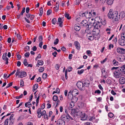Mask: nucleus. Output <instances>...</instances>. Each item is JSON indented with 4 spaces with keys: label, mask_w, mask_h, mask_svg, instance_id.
Masks as SVG:
<instances>
[{
    "label": "nucleus",
    "mask_w": 125,
    "mask_h": 125,
    "mask_svg": "<svg viewBox=\"0 0 125 125\" xmlns=\"http://www.w3.org/2000/svg\"><path fill=\"white\" fill-rule=\"evenodd\" d=\"M112 62L113 64L115 66H116L118 65V62L115 59H114L113 60Z\"/></svg>",
    "instance_id": "30"
},
{
    "label": "nucleus",
    "mask_w": 125,
    "mask_h": 125,
    "mask_svg": "<svg viewBox=\"0 0 125 125\" xmlns=\"http://www.w3.org/2000/svg\"><path fill=\"white\" fill-rule=\"evenodd\" d=\"M41 58V56L40 54H39L35 59L36 60H37L38 59Z\"/></svg>",
    "instance_id": "45"
},
{
    "label": "nucleus",
    "mask_w": 125,
    "mask_h": 125,
    "mask_svg": "<svg viewBox=\"0 0 125 125\" xmlns=\"http://www.w3.org/2000/svg\"><path fill=\"white\" fill-rule=\"evenodd\" d=\"M24 118V116L22 115L20 116L17 119V120L18 121L20 120H22Z\"/></svg>",
    "instance_id": "43"
},
{
    "label": "nucleus",
    "mask_w": 125,
    "mask_h": 125,
    "mask_svg": "<svg viewBox=\"0 0 125 125\" xmlns=\"http://www.w3.org/2000/svg\"><path fill=\"white\" fill-rule=\"evenodd\" d=\"M74 90L77 91V90L75 89V90H73L71 93V91L68 92V97L69 99L71 100L73 96V94L75 91Z\"/></svg>",
    "instance_id": "13"
},
{
    "label": "nucleus",
    "mask_w": 125,
    "mask_h": 125,
    "mask_svg": "<svg viewBox=\"0 0 125 125\" xmlns=\"http://www.w3.org/2000/svg\"><path fill=\"white\" fill-rule=\"evenodd\" d=\"M57 22L56 19L55 18L53 19L52 21V23L53 24L55 25Z\"/></svg>",
    "instance_id": "34"
},
{
    "label": "nucleus",
    "mask_w": 125,
    "mask_h": 125,
    "mask_svg": "<svg viewBox=\"0 0 125 125\" xmlns=\"http://www.w3.org/2000/svg\"><path fill=\"white\" fill-rule=\"evenodd\" d=\"M74 44L77 49L79 50L80 46L79 43L77 41H76L74 42Z\"/></svg>",
    "instance_id": "19"
},
{
    "label": "nucleus",
    "mask_w": 125,
    "mask_h": 125,
    "mask_svg": "<svg viewBox=\"0 0 125 125\" xmlns=\"http://www.w3.org/2000/svg\"><path fill=\"white\" fill-rule=\"evenodd\" d=\"M20 85L22 87L24 85V82H23V80H21L20 82Z\"/></svg>",
    "instance_id": "58"
},
{
    "label": "nucleus",
    "mask_w": 125,
    "mask_h": 125,
    "mask_svg": "<svg viewBox=\"0 0 125 125\" xmlns=\"http://www.w3.org/2000/svg\"><path fill=\"white\" fill-rule=\"evenodd\" d=\"M122 56L121 55H119L117 57V60L120 62H122L123 61V59L122 58Z\"/></svg>",
    "instance_id": "28"
},
{
    "label": "nucleus",
    "mask_w": 125,
    "mask_h": 125,
    "mask_svg": "<svg viewBox=\"0 0 125 125\" xmlns=\"http://www.w3.org/2000/svg\"><path fill=\"white\" fill-rule=\"evenodd\" d=\"M113 45L112 44H110L109 46V48L110 50H111V48H113Z\"/></svg>",
    "instance_id": "63"
},
{
    "label": "nucleus",
    "mask_w": 125,
    "mask_h": 125,
    "mask_svg": "<svg viewBox=\"0 0 125 125\" xmlns=\"http://www.w3.org/2000/svg\"><path fill=\"white\" fill-rule=\"evenodd\" d=\"M114 76L116 78H119L122 76V75L120 73V72L117 71L116 70L114 73Z\"/></svg>",
    "instance_id": "8"
},
{
    "label": "nucleus",
    "mask_w": 125,
    "mask_h": 125,
    "mask_svg": "<svg viewBox=\"0 0 125 125\" xmlns=\"http://www.w3.org/2000/svg\"><path fill=\"white\" fill-rule=\"evenodd\" d=\"M42 35L40 36L39 38V42H42Z\"/></svg>",
    "instance_id": "52"
},
{
    "label": "nucleus",
    "mask_w": 125,
    "mask_h": 125,
    "mask_svg": "<svg viewBox=\"0 0 125 125\" xmlns=\"http://www.w3.org/2000/svg\"><path fill=\"white\" fill-rule=\"evenodd\" d=\"M40 42L39 43V47L41 48H42V46L43 44V42Z\"/></svg>",
    "instance_id": "59"
},
{
    "label": "nucleus",
    "mask_w": 125,
    "mask_h": 125,
    "mask_svg": "<svg viewBox=\"0 0 125 125\" xmlns=\"http://www.w3.org/2000/svg\"><path fill=\"white\" fill-rule=\"evenodd\" d=\"M57 125H65V121L61 120V119H58L57 121Z\"/></svg>",
    "instance_id": "14"
},
{
    "label": "nucleus",
    "mask_w": 125,
    "mask_h": 125,
    "mask_svg": "<svg viewBox=\"0 0 125 125\" xmlns=\"http://www.w3.org/2000/svg\"><path fill=\"white\" fill-rule=\"evenodd\" d=\"M82 112L78 108L72 110L71 113L73 114H75L77 115H80Z\"/></svg>",
    "instance_id": "7"
},
{
    "label": "nucleus",
    "mask_w": 125,
    "mask_h": 125,
    "mask_svg": "<svg viewBox=\"0 0 125 125\" xmlns=\"http://www.w3.org/2000/svg\"><path fill=\"white\" fill-rule=\"evenodd\" d=\"M25 11V8H23L22 9V10L20 14L21 15H23Z\"/></svg>",
    "instance_id": "47"
},
{
    "label": "nucleus",
    "mask_w": 125,
    "mask_h": 125,
    "mask_svg": "<svg viewBox=\"0 0 125 125\" xmlns=\"http://www.w3.org/2000/svg\"><path fill=\"white\" fill-rule=\"evenodd\" d=\"M59 40L57 38L54 40V44L55 45L57 44L58 43Z\"/></svg>",
    "instance_id": "41"
},
{
    "label": "nucleus",
    "mask_w": 125,
    "mask_h": 125,
    "mask_svg": "<svg viewBox=\"0 0 125 125\" xmlns=\"http://www.w3.org/2000/svg\"><path fill=\"white\" fill-rule=\"evenodd\" d=\"M38 85L37 84H35L34 85L33 87L32 91L33 92L35 91L38 88Z\"/></svg>",
    "instance_id": "27"
},
{
    "label": "nucleus",
    "mask_w": 125,
    "mask_h": 125,
    "mask_svg": "<svg viewBox=\"0 0 125 125\" xmlns=\"http://www.w3.org/2000/svg\"><path fill=\"white\" fill-rule=\"evenodd\" d=\"M121 67L124 71H125V65H123Z\"/></svg>",
    "instance_id": "62"
},
{
    "label": "nucleus",
    "mask_w": 125,
    "mask_h": 125,
    "mask_svg": "<svg viewBox=\"0 0 125 125\" xmlns=\"http://www.w3.org/2000/svg\"><path fill=\"white\" fill-rule=\"evenodd\" d=\"M57 54V53L56 51H54V52H53L52 53V55L55 57L56 56V55Z\"/></svg>",
    "instance_id": "57"
},
{
    "label": "nucleus",
    "mask_w": 125,
    "mask_h": 125,
    "mask_svg": "<svg viewBox=\"0 0 125 125\" xmlns=\"http://www.w3.org/2000/svg\"><path fill=\"white\" fill-rule=\"evenodd\" d=\"M119 81L121 84H124L125 83V79L124 77H121L120 78Z\"/></svg>",
    "instance_id": "21"
},
{
    "label": "nucleus",
    "mask_w": 125,
    "mask_h": 125,
    "mask_svg": "<svg viewBox=\"0 0 125 125\" xmlns=\"http://www.w3.org/2000/svg\"><path fill=\"white\" fill-rule=\"evenodd\" d=\"M89 28L86 29L85 30V32L87 34L88 33H91L90 31Z\"/></svg>",
    "instance_id": "48"
},
{
    "label": "nucleus",
    "mask_w": 125,
    "mask_h": 125,
    "mask_svg": "<svg viewBox=\"0 0 125 125\" xmlns=\"http://www.w3.org/2000/svg\"><path fill=\"white\" fill-rule=\"evenodd\" d=\"M33 98V95L31 94V96H30V99L29 101V103H30L31 101Z\"/></svg>",
    "instance_id": "60"
},
{
    "label": "nucleus",
    "mask_w": 125,
    "mask_h": 125,
    "mask_svg": "<svg viewBox=\"0 0 125 125\" xmlns=\"http://www.w3.org/2000/svg\"><path fill=\"white\" fill-rule=\"evenodd\" d=\"M107 60V58H105V59L102 61H101V63L103 64L104 62H105Z\"/></svg>",
    "instance_id": "61"
},
{
    "label": "nucleus",
    "mask_w": 125,
    "mask_h": 125,
    "mask_svg": "<svg viewBox=\"0 0 125 125\" xmlns=\"http://www.w3.org/2000/svg\"><path fill=\"white\" fill-rule=\"evenodd\" d=\"M67 70H66L65 71V78L66 79H67Z\"/></svg>",
    "instance_id": "53"
},
{
    "label": "nucleus",
    "mask_w": 125,
    "mask_h": 125,
    "mask_svg": "<svg viewBox=\"0 0 125 125\" xmlns=\"http://www.w3.org/2000/svg\"><path fill=\"white\" fill-rule=\"evenodd\" d=\"M74 29L76 31H79L81 29V28L79 24H75L74 26Z\"/></svg>",
    "instance_id": "22"
},
{
    "label": "nucleus",
    "mask_w": 125,
    "mask_h": 125,
    "mask_svg": "<svg viewBox=\"0 0 125 125\" xmlns=\"http://www.w3.org/2000/svg\"><path fill=\"white\" fill-rule=\"evenodd\" d=\"M47 74L46 73H44L42 75V78L43 79H45L47 77Z\"/></svg>",
    "instance_id": "46"
},
{
    "label": "nucleus",
    "mask_w": 125,
    "mask_h": 125,
    "mask_svg": "<svg viewBox=\"0 0 125 125\" xmlns=\"http://www.w3.org/2000/svg\"><path fill=\"white\" fill-rule=\"evenodd\" d=\"M10 123V124H12L14 122V120L13 119H11V120H9Z\"/></svg>",
    "instance_id": "51"
},
{
    "label": "nucleus",
    "mask_w": 125,
    "mask_h": 125,
    "mask_svg": "<svg viewBox=\"0 0 125 125\" xmlns=\"http://www.w3.org/2000/svg\"><path fill=\"white\" fill-rule=\"evenodd\" d=\"M42 112L41 111V109L40 108H39L37 111V114H42Z\"/></svg>",
    "instance_id": "56"
},
{
    "label": "nucleus",
    "mask_w": 125,
    "mask_h": 125,
    "mask_svg": "<svg viewBox=\"0 0 125 125\" xmlns=\"http://www.w3.org/2000/svg\"><path fill=\"white\" fill-rule=\"evenodd\" d=\"M64 15L65 17L67 18V19L69 20L70 19L71 17L69 16V14L65 13Z\"/></svg>",
    "instance_id": "31"
},
{
    "label": "nucleus",
    "mask_w": 125,
    "mask_h": 125,
    "mask_svg": "<svg viewBox=\"0 0 125 125\" xmlns=\"http://www.w3.org/2000/svg\"><path fill=\"white\" fill-rule=\"evenodd\" d=\"M113 0H106V3L109 5H111L113 3Z\"/></svg>",
    "instance_id": "23"
},
{
    "label": "nucleus",
    "mask_w": 125,
    "mask_h": 125,
    "mask_svg": "<svg viewBox=\"0 0 125 125\" xmlns=\"http://www.w3.org/2000/svg\"><path fill=\"white\" fill-rule=\"evenodd\" d=\"M30 55V53L28 52H26L24 54V56L26 57H28Z\"/></svg>",
    "instance_id": "40"
},
{
    "label": "nucleus",
    "mask_w": 125,
    "mask_h": 125,
    "mask_svg": "<svg viewBox=\"0 0 125 125\" xmlns=\"http://www.w3.org/2000/svg\"><path fill=\"white\" fill-rule=\"evenodd\" d=\"M12 84V82H11L10 83L8 84L7 86L6 87V88L7 89L10 86H11Z\"/></svg>",
    "instance_id": "44"
},
{
    "label": "nucleus",
    "mask_w": 125,
    "mask_h": 125,
    "mask_svg": "<svg viewBox=\"0 0 125 125\" xmlns=\"http://www.w3.org/2000/svg\"><path fill=\"white\" fill-rule=\"evenodd\" d=\"M58 99V97L56 95H54L53 97V100L54 101H57Z\"/></svg>",
    "instance_id": "33"
},
{
    "label": "nucleus",
    "mask_w": 125,
    "mask_h": 125,
    "mask_svg": "<svg viewBox=\"0 0 125 125\" xmlns=\"http://www.w3.org/2000/svg\"><path fill=\"white\" fill-rule=\"evenodd\" d=\"M76 85L78 87L81 91H83L85 89V85L80 81L78 82L77 83Z\"/></svg>",
    "instance_id": "5"
},
{
    "label": "nucleus",
    "mask_w": 125,
    "mask_h": 125,
    "mask_svg": "<svg viewBox=\"0 0 125 125\" xmlns=\"http://www.w3.org/2000/svg\"><path fill=\"white\" fill-rule=\"evenodd\" d=\"M59 8V4L58 2L56 3L55 6L53 8L54 10L56 12H57L58 11Z\"/></svg>",
    "instance_id": "18"
},
{
    "label": "nucleus",
    "mask_w": 125,
    "mask_h": 125,
    "mask_svg": "<svg viewBox=\"0 0 125 125\" xmlns=\"http://www.w3.org/2000/svg\"><path fill=\"white\" fill-rule=\"evenodd\" d=\"M101 24L103 25H105L106 24V21L105 20H104L101 21Z\"/></svg>",
    "instance_id": "55"
},
{
    "label": "nucleus",
    "mask_w": 125,
    "mask_h": 125,
    "mask_svg": "<svg viewBox=\"0 0 125 125\" xmlns=\"http://www.w3.org/2000/svg\"><path fill=\"white\" fill-rule=\"evenodd\" d=\"M123 30L124 32L122 33L121 34H124V35H125V25L123 27Z\"/></svg>",
    "instance_id": "64"
},
{
    "label": "nucleus",
    "mask_w": 125,
    "mask_h": 125,
    "mask_svg": "<svg viewBox=\"0 0 125 125\" xmlns=\"http://www.w3.org/2000/svg\"><path fill=\"white\" fill-rule=\"evenodd\" d=\"M118 15H119L120 19L121 18H124L125 17V11L121 12Z\"/></svg>",
    "instance_id": "20"
},
{
    "label": "nucleus",
    "mask_w": 125,
    "mask_h": 125,
    "mask_svg": "<svg viewBox=\"0 0 125 125\" xmlns=\"http://www.w3.org/2000/svg\"><path fill=\"white\" fill-rule=\"evenodd\" d=\"M27 75L26 73L24 71H20L19 74V77L23 78L26 77Z\"/></svg>",
    "instance_id": "15"
},
{
    "label": "nucleus",
    "mask_w": 125,
    "mask_h": 125,
    "mask_svg": "<svg viewBox=\"0 0 125 125\" xmlns=\"http://www.w3.org/2000/svg\"><path fill=\"white\" fill-rule=\"evenodd\" d=\"M52 12V11L51 10H48L47 11V15H49Z\"/></svg>",
    "instance_id": "50"
},
{
    "label": "nucleus",
    "mask_w": 125,
    "mask_h": 125,
    "mask_svg": "<svg viewBox=\"0 0 125 125\" xmlns=\"http://www.w3.org/2000/svg\"><path fill=\"white\" fill-rule=\"evenodd\" d=\"M78 100V98L77 97H76L75 96H73V97L71 100L74 103H75Z\"/></svg>",
    "instance_id": "24"
},
{
    "label": "nucleus",
    "mask_w": 125,
    "mask_h": 125,
    "mask_svg": "<svg viewBox=\"0 0 125 125\" xmlns=\"http://www.w3.org/2000/svg\"><path fill=\"white\" fill-rule=\"evenodd\" d=\"M23 94H21L20 96H16L15 98H16V99H18L22 97L23 96Z\"/></svg>",
    "instance_id": "49"
},
{
    "label": "nucleus",
    "mask_w": 125,
    "mask_h": 125,
    "mask_svg": "<svg viewBox=\"0 0 125 125\" xmlns=\"http://www.w3.org/2000/svg\"><path fill=\"white\" fill-rule=\"evenodd\" d=\"M74 103L71 101L69 107L71 108L73 107L74 106Z\"/></svg>",
    "instance_id": "29"
},
{
    "label": "nucleus",
    "mask_w": 125,
    "mask_h": 125,
    "mask_svg": "<svg viewBox=\"0 0 125 125\" xmlns=\"http://www.w3.org/2000/svg\"><path fill=\"white\" fill-rule=\"evenodd\" d=\"M84 71V70L83 69L81 70H78L77 71V73L79 75H81L83 72Z\"/></svg>",
    "instance_id": "32"
},
{
    "label": "nucleus",
    "mask_w": 125,
    "mask_h": 125,
    "mask_svg": "<svg viewBox=\"0 0 125 125\" xmlns=\"http://www.w3.org/2000/svg\"><path fill=\"white\" fill-rule=\"evenodd\" d=\"M62 21L61 18L59 17L58 18V22L57 23V24H59V26L60 27H62Z\"/></svg>",
    "instance_id": "17"
},
{
    "label": "nucleus",
    "mask_w": 125,
    "mask_h": 125,
    "mask_svg": "<svg viewBox=\"0 0 125 125\" xmlns=\"http://www.w3.org/2000/svg\"><path fill=\"white\" fill-rule=\"evenodd\" d=\"M102 76L101 77L104 78H106L107 77V75L106 74V72L105 71V69H103L101 70Z\"/></svg>",
    "instance_id": "10"
},
{
    "label": "nucleus",
    "mask_w": 125,
    "mask_h": 125,
    "mask_svg": "<svg viewBox=\"0 0 125 125\" xmlns=\"http://www.w3.org/2000/svg\"><path fill=\"white\" fill-rule=\"evenodd\" d=\"M80 115L81 119L82 120H85L87 119V116L84 113L82 112Z\"/></svg>",
    "instance_id": "11"
},
{
    "label": "nucleus",
    "mask_w": 125,
    "mask_h": 125,
    "mask_svg": "<svg viewBox=\"0 0 125 125\" xmlns=\"http://www.w3.org/2000/svg\"><path fill=\"white\" fill-rule=\"evenodd\" d=\"M85 85V87H88L90 84V82L89 80H87L85 81L84 84Z\"/></svg>",
    "instance_id": "25"
},
{
    "label": "nucleus",
    "mask_w": 125,
    "mask_h": 125,
    "mask_svg": "<svg viewBox=\"0 0 125 125\" xmlns=\"http://www.w3.org/2000/svg\"><path fill=\"white\" fill-rule=\"evenodd\" d=\"M118 42L121 46L125 45V35H124V34H121V38L119 39Z\"/></svg>",
    "instance_id": "4"
},
{
    "label": "nucleus",
    "mask_w": 125,
    "mask_h": 125,
    "mask_svg": "<svg viewBox=\"0 0 125 125\" xmlns=\"http://www.w3.org/2000/svg\"><path fill=\"white\" fill-rule=\"evenodd\" d=\"M61 120L65 121H66L68 122L69 120V117L68 115H67L65 114L61 116Z\"/></svg>",
    "instance_id": "9"
},
{
    "label": "nucleus",
    "mask_w": 125,
    "mask_h": 125,
    "mask_svg": "<svg viewBox=\"0 0 125 125\" xmlns=\"http://www.w3.org/2000/svg\"><path fill=\"white\" fill-rule=\"evenodd\" d=\"M44 68L43 67H41L40 68L39 72H42L44 71Z\"/></svg>",
    "instance_id": "36"
},
{
    "label": "nucleus",
    "mask_w": 125,
    "mask_h": 125,
    "mask_svg": "<svg viewBox=\"0 0 125 125\" xmlns=\"http://www.w3.org/2000/svg\"><path fill=\"white\" fill-rule=\"evenodd\" d=\"M91 26H93L94 28L93 30L92 34L88 33L86 35L87 38L90 41L94 40V38H99V33L100 30L102 26L101 23L98 21L96 22L91 23Z\"/></svg>",
    "instance_id": "1"
},
{
    "label": "nucleus",
    "mask_w": 125,
    "mask_h": 125,
    "mask_svg": "<svg viewBox=\"0 0 125 125\" xmlns=\"http://www.w3.org/2000/svg\"><path fill=\"white\" fill-rule=\"evenodd\" d=\"M2 59L3 60H5L6 62L5 63V64H7L8 63V61L9 59L6 56H2Z\"/></svg>",
    "instance_id": "26"
},
{
    "label": "nucleus",
    "mask_w": 125,
    "mask_h": 125,
    "mask_svg": "<svg viewBox=\"0 0 125 125\" xmlns=\"http://www.w3.org/2000/svg\"><path fill=\"white\" fill-rule=\"evenodd\" d=\"M117 71L120 72V73L122 75V76H125V71H124L121 67H118Z\"/></svg>",
    "instance_id": "16"
},
{
    "label": "nucleus",
    "mask_w": 125,
    "mask_h": 125,
    "mask_svg": "<svg viewBox=\"0 0 125 125\" xmlns=\"http://www.w3.org/2000/svg\"><path fill=\"white\" fill-rule=\"evenodd\" d=\"M114 115V114L111 113H109L108 114V116L111 118L113 117Z\"/></svg>",
    "instance_id": "38"
},
{
    "label": "nucleus",
    "mask_w": 125,
    "mask_h": 125,
    "mask_svg": "<svg viewBox=\"0 0 125 125\" xmlns=\"http://www.w3.org/2000/svg\"><path fill=\"white\" fill-rule=\"evenodd\" d=\"M91 20L92 21H93L94 22H90L91 24H90V25L88 24L87 21L86 20H83L81 22V24H82V26H83L84 27H85L87 28H91V26H92L91 23H92L93 22L94 23H95L94 20L93 19H92Z\"/></svg>",
    "instance_id": "3"
},
{
    "label": "nucleus",
    "mask_w": 125,
    "mask_h": 125,
    "mask_svg": "<svg viewBox=\"0 0 125 125\" xmlns=\"http://www.w3.org/2000/svg\"><path fill=\"white\" fill-rule=\"evenodd\" d=\"M117 52L121 54H124L125 53V49L120 48H118L117 49Z\"/></svg>",
    "instance_id": "12"
},
{
    "label": "nucleus",
    "mask_w": 125,
    "mask_h": 125,
    "mask_svg": "<svg viewBox=\"0 0 125 125\" xmlns=\"http://www.w3.org/2000/svg\"><path fill=\"white\" fill-rule=\"evenodd\" d=\"M9 121L8 118H7L5 120L4 122V125H8Z\"/></svg>",
    "instance_id": "37"
},
{
    "label": "nucleus",
    "mask_w": 125,
    "mask_h": 125,
    "mask_svg": "<svg viewBox=\"0 0 125 125\" xmlns=\"http://www.w3.org/2000/svg\"><path fill=\"white\" fill-rule=\"evenodd\" d=\"M23 63L24 64L25 66H26L28 65V63L27 61V60L26 59H25L24 60Z\"/></svg>",
    "instance_id": "39"
},
{
    "label": "nucleus",
    "mask_w": 125,
    "mask_h": 125,
    "mask_svg": "<svg viewBox=\"0 0 125 125\" xmlns=\"http://www.w3.org/2000/svg\"><path fill=\"white\" fill-rule=\"evenodd\" d=\"M107 16L109 19H112L115 21H118L120 19L119 15H118V12L117 11H113L112 9H110L108 14Z\"/></svg>",
    "instance_id": "2"
},
{
    "label": "nucleus",
    "mask_w": 125,
    "mask_h": 125,
    "mask_svg": "<svg viewBox=\"0 0 125 125\" xmlns=\"http://www.w3.org/2000/svg\"><path fill=\"white\" fill-rule=\"evenodd\" d=\"M38 63L40 64V65H42L44 63L41 60H38Z\"/></svg>",
    "instance_id": "35"
},
{
    "label": "nucleus",
    "mask_w": 125,
    "mask_h": 125,
    "mask_svg": "<svg viewBox=\"0 0 125 125\" xmlns=\"http://www.w3.org/2000/svg\"><path fill=\"white\" fill-rule=\"evenodd\" d=\"M107 83L108 84H111V80L109 79H107L106 81Z\"/></svg>",
    "instance_id": "42"
},
{
    "label": "nucleus",
    "mask_w": 125,
    "mask_h": 125,
    "mask_svg": "<svg viewBox=\"0 0 125 125\" xmlns=\"http://www.w3.org/2000/svg\"><path fill=\"white\" fill-rule=\"evenodd\" d=\"M25 52H27V51H29L30 50V47H29L28 46H26L25 48Z\"/></svg>",
    "instance_id": "54"
},
{
    "label": "nucleus",
    "mask_w": 125,
    "mask_h": 125,
    "mask_svg": "<svg viewBox=\"0 0 125 125\" xmlns=\"http://www.w3.org/2000/svg\"><path fill=\"white\" fill-rule=\"evenodd\" d=\"M92 11L90 12L88 11H86L84 13H82V17H85L87 18H90L92 16Z\"/></svg>",
    "instance_id": "6"
}]
</instances>
